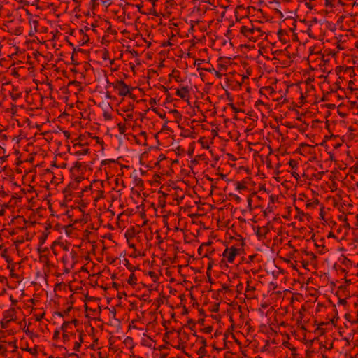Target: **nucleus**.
Listing matches in <instances>:
<instances>
[{
    "label": "nucleus",
    "mask_w": 358,
    "mask_h": 358,
    "mask_svg": "<svg viewBox=\"0 0 358 358\" xmlns=\"http://www.w3.org/2000/svg\"><path fill=\"white\" fill-rule=\"evenodd\" d=\"M80 343H76V348H78L80 347Z\"/></svg>",
    "instance_id": "obj_14"
},
{
    "label": "nucleus",
    "mask_w": 358,
    "mask_h": 358,
    "mask_svg": "<svg viewBox=\"0 0 358 358\" xmlns=\"http://www.w3.org/2000/svg\"><path fill=\"white\" fill-rule=\"evenodd\" d=\"M292 128H294V127H298V125H297L296 124H294V122H292Z\"/></svg>",
    "instance_id": "obj_11"
},
{
    "label": "nucleus",
    "mask_w": 358,
    "mask_h": 358,
    "mask_svg": "<svg viewBox=\"0 0 358 358\" xmlns=\"http://www.w3.org/2000/svg\"><path fill=\"white\" fill-rule=\"evenodd\" d=\"M292 350L293 351L294 350V348H292ZM294 356V354L292 353V357Z\"/></svg>",
    "instance_id": "obj_20"
},
{
    "label": "nucleus",
    "mask_w": 358,
    "mask_h": 358,
    "mask_svg": "<svg viewBox=\"0 0 358 358\" xmlns=\"http://www.w3.org/2000/svg\"><path fill=\"white\" fill-rule=\"evenodd\" d=\"M294 31V29L292 28V31ZM292 42L296 39V36L294 34L292 33Z\"/></svg>",
    "instance_id": "obj_10"
},
{
    "label": "nucleus",
    "mask_w": 358,
    "mask_h": 358,
    "mask_svg": "<svg viewBox=\"0 0 358 358\" xmlns=\"http://www.w3.org/2000/svg\"><path fill=\"white\" fill-rule=\"evenodd\" d=\"M292 276H293L295 273H297V270L294 268L293 264L292 266Z\"/></svg>",
    "instance_id": "obj_8"
},
{
    "label": "nucleus",
    "mask_w": 358,
    "mask_h": 358,
    "mask_svg": "<svg viewBox=\"0 0 358 358\" xmlns=\"http://www.w3.org/2000/svg\"><path fill=\"white\" fill-rule=\"evenodd\" d=\"M244 189H245V187L243 185L240 184V183L236 185V190L241 191Z\"/></svg>",
    "instance_id": "obj_6"
},
{
    "label": "nucleus",
    "mask_w": 358,
    "mask_h": 358,
    "mask_svg": "<svg viewBox=\"0 0 358 358\" xmlns=\"http://www.w3.org/2000/svg\"><path fill=\"white\" fill-rule=\"evenodd\" d=\"M238 254V250L234 247L227 248L222 253V263L232 264Z\"/></svg>",
    "instance_id": "obj_1"
},
{
    "label": "nucleus",
    "mask_w": 358,
    "mask_h": 358,
    "mask_svg": "<svg viewBox=\"0 0 358 358\" xmlns=\"http://www.w3.org/2000/svg\"><path fill=\"white\" fill-rule=\"evenodd\" d=\"M292 320H294V314L292 313Z\"/></svg>",
    "instance_id": "obj_17"
},
{
    "label": "nucleus",
    "mask_w": 358,
    "mask_h": 358,
    "mask_svg": "<svg viewBox=\"0 0 358 358\" xmlns=\"http://www.w3.org/2000/svg\"><path fill=\"white\" fill-rule=\"evenodd\" d=\"M115 92L120 96H125L130 93L129 86L122 81H117L113 84Z\"/></svg>",
    "instance_id": "obj_2"
},
{
    "label": "nucleus",
    "mask_w": 358,
    "mask_h": 358,
    "mask_svg": "<svg viewBox=\"0 0 358 358\" xmlns=\"http://www.w3.org/2000/svg\"><path fill=\"white\" fill-rule=\"evenodd\" d=\"M69 334V332H66V336H64L63 334V338H64V341L69 340V334Z\"/></svg>",
    "instance_id": "obj_9"
},
{
    "label": "nucleus",
    "mask_w": 358,
    "mask_h": 358,
    "mask_svg": "<svg viewBox=\"0 0 358 358\" xmlns=\"http://www.w3.org/2000/svg\"><path fill=\"white\" fill-rule=\"evenodd\" d=\"M293 281H294V282H295V280L292 278V285H294Z\"/></svg>",
    "instance_id": "obj_16"
},
{
    "label": "nucleus",
    "mask_w": 358,
    "mask_h": 358,
    "mask_svg": "<svg viewBox=\"0 0 358 358\" xmlns=\"http://www.w3.org/2000/svg\"><path fill=\"white\" fill-rule=\"evenodd\" d=\"M292 118H294V115L296 116L299 120H301V117H299V112L297 110H295L294 109V103L292 102Z\"/></svg>",
    "instance_id": "obj_5"
},
{
    "label": "nucleus",
    "mask_w": 358,
    "mask_h": 358,
    "mask_svg": "<svg viewBox=\"0 0 358 358\" xmlns=\"http://www.w3.org/2000/svg\"><path fill=\"white\" fill-rule=\"evenodd\" d=\"M71 324V322H66L62 324L61 330L62 331V334H64V336H66V332H69L68 329Z\"/></svg>",
    "instance_id": "obj_4"
},
{
    "label": "nucleus",
    "mask_w": 358,
    "mask_h": 358,
    "mask_svg": "<svg viewBox=\"0 0 358 358\" xmlns=\"http://www.w3.org/2000/svg\"><path fill=\"white\" fill-rule=\"evenodd\" d=\"M201 250V246L199 248V251L200 252Z\"/></svg>",
    "instance_id": "obj_19"
},
{
    "label": "nucleus",
    "mask_w": 358,
    "mask_h": 358,
    "mask_svg": "<svg viewBox=\"0 0 358 358\" xmlns=\"http://www.w3.org/2000/svg\"><path fill=\"white\" fill-rule=\"evenodd\" d=\"M357 186H358V182H357Z\"/></svg>",
    "instance_id": "obj_21"
},
{
    "label": "nucleus",
    "mask_w": 358,
    "mask_h": 358,
    "mask_svg": "<svg viewBox=\"0 0 358 358\" xmlns=\"http://www.w3.org/2000/svg\"><path fill=\"white\" fill-rule=\"evenodd\" d=\"M176 94L180 98L187 100L189 97V89L187 87H182L178 89Z\"/></svg>",
    "instance_id": "obj_3"
},
{
    "label": "nucleus",
    "mask_w": 358,
    "mask_h": 358,
    "mask_svg": "<svg viewBox=\"0 0 358 358\" xmlns=\"http://www.w3.org/2000/svg\"><path fill=\"white\" fill-rule=\"evenodd\" d=\"M295 88H296V90L298 92H299V87L297 85H296V86H295Z\"/></svg>",
    "instance_id": "obj_12"
},
{
    "label": "nucleus",
    "mask_w": 358,
    "mask_h": 358,
    "mask_svg": "<svg viewBox=\"0 0 358 358\" xmlns=\"http://www.w3.org/2000/svg\"><path fill=\"white\" fill-rule=\"evenodd\" d=\"M292 88H294V83H292ZM294 90V89H292V90Z\"/></svg>",
    "instance_id": "obj_18"
},
{
    "label": "nucleus",
    "mask_w": 358,
    "mask_h": 358,
    "mask_svg": "<svg viewBox=\"0 0 358 358\" xmlns=\"http://www.w3.org/2000/svg\"><path fill=\"white\" fill-rule=\"evenodd\" d=\"M294 166H295V162H294V159H292V169H294ZM292 177H294V178H296V179H297V178H298V177H299V176H298V175H296V174H295V172L294 171V170H292Z\"/></svg>",
    "instance_id": "obj_7"
},
{
    "label": "nucleus",
    "mask_w": 358,
    "mask_h": 358,
    "mask_svg": "<svg viewBox=\"0 0 358 358\" xmlns=\"http://www.w3.org/2000/svg\"><path fill=\"white\" fill-rule=\"evenodd\" d=\"M292 62H293L294 61V53H292Z\"/></svg>",
    "instance_id": "obj_15"
},
{
    "label": "nucleus",
    "mask_w": 358,
    "mask_h": 358,
    "mask_svg": "<svg viewBox=\"0 0 358 358\" xmlns=\"http://www.w3.org/2000/svg\"><path fill=\"white\" fill-rule=\"evenodd\" d=\"M292 302L294 301V293L292 292Z\"/></svg>",
    "instance_id": "obj_13"
}]
</instances>
